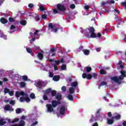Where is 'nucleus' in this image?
Returning <instances> with one entry per match:
<instances>
[{"label":"nucleus","instance_id":"51","mask_svg":"<svg viewBox=\"0 0 126 126\" xmlns=\"http://www.w3.org/2000/svg\"><path fill=\"white\" fill-rule=\"evenodd\" d=\"M90 8V6L87 5L85 6V9L86 10H89V9Z\"/></svg>","mask_w":126,"mask_h":126},{"label":"nucleus","instance_id":"26","mask_svg":"<svg viewBox=\"0 0 126 126\" xmlns=\"http://www.w3.org/2000/svg\"><path fill=\"white\" fill-rule=\"evenodd\" d=\"M20 24L23 26H25L27 24V22H26V20H21L20 21Z\"/></svg>","mask_w":126,"mask_h":126},{"label":"nucleus","instance_id":"18","mask_svg":"<svg viewBox=\"0 0 126 126\" xmlns=\"http://www.w3.org/2000/svg\"><path fill=\"white\" fill-rule=\"evenodd\" d=\"M77 85H78V83H77V81H74V82H73L72 83H71V86L72 87H76V86H77Z\"/></svg>","mask_w":126,"mask_h":126},{"label":"nucleus","instance_id":"44","mask_svg":"<svg viewBox=\"0 0 126 126\" xmlns=\"http://www.w3.org/2000/svg\"><path fill=\"white\" fill-rule=\"evenodd\" d=\"M47 15H46L45 14H43L42 16H41V18L42 19H47Z\"/></svg>","mask_w":126,"mask_h":126},{"label":"nucleus","instance_id":"45","mask_svg":"<svg viewBox=\"0 0 126 126\" xmlns=\"http://www.w3.org/2000/svg\"><path fill=\"white\" fill-rule=\"evenodd\" d=\"M55 63H56L55 64L56 65H59V64H60V63H61V61L60 60L55 61Z\"/></svg>","mask_w":126,"mask_h":126},{"label":"nucleus","instance_id":"8","mask_svg":"<svg viewBox=\"0 0 126 126\" xmlns=\"http://www.w3.org/2000/svg\"><path fill=\"white\" fill-rule=\"evenodd\" d=\"M60 114L64 115V113H65V107L63 105L61 106L60 110Z\"/></svg>","mask_w":126,"mask_h":126},{"label":"nucleus","instance_id":"36","mask_svg":"<svg viewBox=\"0 0 126 126\" xmlns=\"http://www.w3.org/2000/svg\"><path fill=\"white\" fill-rule=\"evenodd\" d=\"M30 97L31 98V99H35V94L34 93L31 94Z\"/></svg>","mask_w":126,"mask_h":126},{"label":"nucleus","instance_id":"2","mask_svg":"<svg viewBox=\"0 0 126 126\" xmlns=\"http://www.w3.org/2000/svg\"><path fill=\"white\" fill-rule=\"evenodd\" d=\"M61 101L54 100L52 101V104H46L47 112H49V113H52V112H54V108H56L58 105L61 104Z\"/></svg>","mask_w":126,"mask_h":126},{"label":"nucleus","instance_id":"59","mask_svg":"<svg viewBox=\"0 0 126 126\" xmlns=\"http://www.w3.org/2000/svg\"><path fill=\"white\" fill-rule=\"evenodd\" d=\"M34 6V5L33 4V3H29V7L30 8H33Z\"/></svg>","mask_w":126,"mask_h":126},{"label":"nucleus","instance_id":"64","mask_svg":"<svg viewBox=\"0 0 126 126\" xmlns=\"http://www.w3.org/2000/svg\"><path fill=\"white\" fill-rule=\"evenodd\" d=\"M34 50H40V47L37 46H34Z\"/></svg>","mask_w":126,"mask_h":126},{"label":"nucleus","instance_id":"30","mask_svg":"<svg viewBox=\"0 0 126 126\" xmlns=\"http://www.w3.org/2000/svg\"><path fill=\"white\" fill-rule=\"evenodd\" d=\"M48 94H44L43 96V99L44 100V101H47V100H49V98H48V96H47Z\"/></svg>","mask_w":126,"mask_h":126},{"label":"nucleus","instance_id":"25","mask_svg":"<svg viewBox=\"0 0 126 126\" xmlns=\"http://www.w3.org/2000/svg\"><path fill=\"white\" fill-rule=\"evenodd\" d=\"M56 98L58 100V101H61L62 99V94H58L56 96Z\"/></svg>","mask_w":126,"mask_h":126},{"label":"nucleus","instance_id":"1","mask_svg":"<svg viewBox=\"0 0 126 126\" xmlns=\"http://www.w3.org/2000/svg\"><path fill=\"white\" fill-rule=\"evenodd\" d=\"M66 11V8L64 5L58 3L57 5V8H55L53 10L54 14H62V13L63 12L64 13Z\"/></svg>","mask_w":126,"mask_h":126},{"label":"nucleus","instance_id":"21","mask_svg":"<svg viewBox=\"0 0 126 126\" xmlns=\"http://www.w3.org/2000/svg\"><path fill=\"white\" fill-rule=\"evenodd\" d=\"M89 33H94L95 32V29L93 27H91L89 29Z\"/></svg>","mask_w":126,"mask_h":126},{"label":"nucleus","instance_id":"46","mask_svg":"<svg viewBox=\"0 0 126 126\" xmlns=\"http://www.w3.org/2000/svg\"><path fill=\"white\" fill-rule=\"evenodd\" d=\"M20 102H24V101H25V97L22 96L20 98Z\"/></svg>","mask_w":126,"mask_h":126},{"label":"nucleus","instance_id":"12","mask_svg":"<svg viewBox=\"0 0 126 126\" xmlns=\"http://www.w3.org/2000/svg\"><path fill=\"white\" fill-rule=\"evenodd\" d=\"M37 57L38 58L40 61H42L44 59V55L41 53H38L37 54Z\"/></svg>","mask_w":126,"mask_h":126},{"label":"nucleus","instance_id":"19","mask_svg":"<svg viewBox=\"0 0 126 126\" xmlns=\"http://www.w3.org/2000/svg\"><path fill=\"white\" fill-rule=\"evenodd\" d=\"M90 38H97V34L95 33V32L91 33Z\"/></svg>","mask_w":126,"mask_h":126},{"label":"nucleus","instance_id":"5","mask_svg":"<svg viewBox=\"0 0 126 126\" xmlns=\"http://www.w3.org/2000/svg\"><path fill=\"white\" fill-rule=\"evenodd\" d=\"M15 96L17 98H19V97H20V96H25V97H27L28 96V94H27V93H25L22 91H17L15 93Z\"/></svg>","mask_w":126,"mask_h":126},{"label":"nucleus","instance_id":"10","mask_svg":"<svg viewBox=\"0 0 126 126\" xmlns=\"http://www.w3.org/2000/svg\"><path fill=\"white\" fill-rule=\"evenodd\" d=\"M121 116L120 114H117V116L113 117L112 120H116V121H120L121 120Z\"/></svg>","mask_w":126,"mask_h":126},{"label":"nucleus","instance_id":"9","mask_svg":"<svg viewBox=\"0 0 126 126\" xmlns=\"http://www.w3.org/2000/svg\"><path fill=\"white\" fill-rule=\"evenodd\" d=\"M27 51L28 53H29V54H31V56H32V57H34V53H33V51H32V49L28 47L26 48Z\"/></svg>","mask_w":126,"mask_h":126},{"label":"nucleus","instance_id":"16","mask_svg":"<svg viewBox=\"0 0 126 126\" xmlns=\"http://www.w3.org/2000/svg\"><path fill=\"white\" fill-rule=\"evenodd\" d=\"M0 37L1 38H3L4 39V40H6V38H7V36L6 35H5L2 32H0Z\"/></svg>","mask_w":126,"mask_h":126},{"label":"nucleus","instance_id":"54","mask_svg":"<svg viewBox=\"0 0 126 126\" xmlns=\"http://www.w3.org/2000/svg\"><path fill=\"white\" fill-rule=\"evenodd\" d=\"M97 75H98V74L96 73H94L93 74L92 77H94V78H96L97 77Z\"/></svg>","mask_w":126,"mask_h":126},{"label":"nucleus","instance_id":"60","mask_svg":"<svg viewBox=\"0 0 126 126\" xmlns=\"http://www.w3.org/2000/svg\"><path fill=\"white\" fill-rule=\"evenodd\" d=\"M35 19L36 21H40V17H39V16H35Z\"/></svg>","mask_w":126,"mask_h":126},{"label":"nucleus","instance_id":"32","mask_svg":"<svg viewBox=\"0 0 126 126\" xmlns=\"http://www.w3.org/2000/svg\"><path fill=\"white\" fill-rule=\"evenodd\" d=\"M5 124H6V122H3V120H0V126H3V125H5Z\"/></svg>","mask_w":126,"mask_h":126},{"label":"nucleus","instance_id":"55","mask_svg":"<svg viewBox=\"0 0 126 126\" xmlns=\"http://www.w3.org/2000/svg\"><path fill=\"white\" fill-rule=\"evenodd\" d=\"M120 4L122 6H126V1L122 2Z\"/></svg>","mask_w":126,"mask_h":126},{"label":"nucleus","instance_id":"35","mask_svg":"<svg viewBox=\"0 0 126 126\" xmlns=\"http://www.w3.org/2000/svg\"><path fill=\"white\" fill-rule=\"evenodd\" d=\"M101 11L102 12H99L100 15H102V14H103V13L105 12V11H106V12H109V11H107L106 9H103V10L101 9Z\"/></svg>","mask_w":126,"mask_h":126},{"label":"nucleus","instance_id":"43","mask_svg":"<svg viewBox=\"0 0 126 126\" xmlns=\"http://www.w3.org/2000/svg\"><path fill=\"white\" fill-rule=\"evenodd\" d=\"M61 89L62 91H63V92H65V91H66V87L63 86L62 87Z\"/></svg>","mask_w":126,"mask_h":126},{"label":"nucleus","instance_id":"62","mask_svg":"<svg viewBox=\"0 0 126 126\" xmlns=\"http://www.w3.org/2000/svg\"><path fill=\"white\" fill-rule=\"evenodd\" d=\"M36 125H38V121H35V122H33L32 124V126H36Z\"/></svg>","mask_w":126,"mask_h":126},{"label":"nucleus","instance_id":"41","mask_svg":"<svg viewBox=\"0 0 126 126\" xmlns=\"http://www.w3.org/2000/svg\"><path fill=\"white\" fill-rule=\"evenodd\" d=\"M26 97H25V101H26V102H30V101H31V99H30V98L28 97V96Z\"/></svg>","mask_w":126,"mask_h":126},{"label":"nucleus","instance_id":"37","mask_svg":"<svg viewBox=\"0 0 126 126\" xmlns=\"http://www.w3.org/2000/svg\"><path fill=\"white\" fill-rule=\"evenodd\" d=\"M22 78L25 81H27V80H28V77L26 75L23 76Z\"/></svg>","mask_w":126,"mask_h":126},{"label":"nucleus","instance_id":"24","mask_svg":"<svg viewBox=\"0 0 126 126\" xmlns=\"http://www.w3.org/2000/svg\"><path fill=\"white\" fill-rule=\"evenodd\" d=\"M107 82H105V81L101 82L99 85V87H98L99 89H100V87L101 86H104V85H107Z\"/></svg>","mask_w":126,"mask_h":126},{"label":"nucleus","instance_id":"42","mask_svg":"<svg viewBox=\"0 0 126 126\" xmlns=\"http://www.w3.org/2000/svg\"><path fill=\"white\" fill-rule=\"evenodd\" d=\"M9 104L12 106H14L15 105V101L14 100H11L9 102Z\"/></svg>","mask_w":126,"mask_h":126},{"label":"nucleus","instance_id":"38","mask_svg":"<svg viewBox=\"0 0 126 126\" xmlns=\"http://www.w3.org/2000/svg\"><path fill=\"white\" fill-rule=\"evenodd\" d=\"M19 121V119L18 118H15L12 121V124H13L14 123H17V122Z\"/></svg>","mask_w":126,"mask_h":126},{"label":"nucleus","instance_id":"17","mask_svg":"<svg viewBox=\"0 0 126 126\" xmlns=\"http://www.w3.org/2000/svg\"><path fill=\"white\" fill-rule=\"evenodd\" d=\"M99 72H100V74L102 75L107 74V71H106L104 69H100L99 70Z\"/></svg>","mask_w":126,"mask_h":126},{"label":"nucleus","instance_id":"47","mask_svg":"<svg viewBox=\"0 0 126 126\" xmlns=\"http://www.w3.org/2000/svg\"><path fill=\"white\" fill-rule=\"evenodd\" d=\"M92 78V76L90 74H88L87 76V79H91Z\"/></svg>","mask_w":126,"mask_h":126},{"label":"nucleus","instance_id":"22","mask_svg":"<svg viewBox=\"0 0 126 126\" xmlns=\"http://www.w3.org/2000/svg\"><path fill=\"white\" fill-rule=\"evenodd\" d=\"M25 126V122L23 120L20 121L19 124L18 125V126Z\"/></svg>","mask_w":126,"mask_h":126},{"label":"nucleus","instance_id":"3","mask_svg":"<svg viewBox=\"0 0 126 126\" xmlns=\"http://www.w3.org/2000/svg\"><path fill=\"white\" fill-rule=\"evenodd\" d=\"M125 76H123L122 75H120L119 77L118 76H114L111 78V79L114 81V82H116L118 83V84H122V81L121 80H123L124 79Z\"/></svg>","mask_w":126,"mask_h":126},{"label":"nucleus","instance_id":"33","mask_svg":"<svg viewBox=\"0 0 126 126\" xmlns=\"http://www.w3.org/2000/svg\"><path fill=\"white\" fill-rule=\"evenodd\" d=\"M61 69L62 70H65V69H66V65L62 64L61 66Z\"/></svg>","mask_w":126,"mask_h":126},{"label":"nucleus","instance_id":"15","mask_svg":"<svg viewBox=\"0 0 126 126\" xmlns=\"http://www.w3.org/2000/svg\"><path fill=\"white\" fill-rule=\"evenodd\" d=\"M74 91H75V89L73 87H70L69 89V92L70 94H73L74 93Z\"/></svg>","mask_w":126,"mask_h":126},{"label":"nucleus","instance_id":"4","mask_svg":"<svg viewBox=\"0 0 126 126\" xmlns=\"http://www.w3.org/2000/svg\"><path fill=\"white\" fill-rule=\"evenodd\" d=\"M48 29L51 30V32H54V33H57L60 29H63L62 28H56L55 26H53V24L50 23L48 25Z\"/></svg>","mask_w":126,"mask_h":126},{"label":"nucleus","instance_id":"40","mask_svg":"<svg viewBox=\"0 0 126 126\" xmlns=\"http://www.w3.org/2000/svg\"><path fill=\"white\" fill-rule=\"evenodd\" d=\"M121 75L125 76V77H126L125 71H121Z\"/></svg>","mask_w":126,"mask_h":126},{"label":"nucleus","instance_id":"49","mask_svg":"<svg viewBox=\"0 0 126 126\" xmlns=\"http://www.w3.org/2000/svg\"><path fill=\"white\" fill-rule=\"evenodd\" d=\"M36 84L38 86H41V85H42V83L41 82V81H38L36 83Z\"/></svg>","mask_w":126,"mask_h":126},{"label":"nucleus","instance_id":"27","mask_svg":"<svg viewBox=\"0 0 126 126\" xmlns=\"http://www.w3.org/2000/svg\"><path fill=\"white\" fill-rule=\"evenodd\" d=\"M107 124L108 125H113V124H114V120H113V119H108L107 120Z\"/></svg>","mask_w":126,"mask_h":126},{"label":"nucleus","instance_id":"34","mask_svg":"<svg viewBox=\"0 0 126 126\" xmlns=\"http://www.w3.org/2000/svg\"><path fill=\"white\" fill-rule=\"evenodd\" d=\"M16 114H21V113H22V111H21V108H17L16 110Z\"/></svg>","mask_w":126,"mask_h":126},{"label":"nucleus","instance_id":"61","mask_svg":"<svg viewBox=\"0 0 126 126\" xmlns=\"http://www.w3.org/2000/svg\"><path fill=\"white\" fill-rule=\"evenodd\" d=\"M96 37H98V38H101V37H102V34H101V33L98 32L96 35Z\"/></svg>","mask_w":126,"mask_h":126},{"label":"nucleus","instance_id":"56","mask_svg":"<svg viewBox=\"0 0 126 126\" xmlns=\"http://www.w3.org/2000/svg\"><path fill=\"white\" fill-rule=\"evenodd\" d=\"M39 9L41 10V11H44V10H45V7L43 6H40L39 7Z\"/></svg>","mask_w":126,"mask_h":126},{"label":"nucleus","instance_id":"50","mask_svg":"<svg viewBox=\"0 0 126 126\" xmlns=\"http://www.w3.org/2000/svg\"><path fill=\"white\" fill-rule=\"evenodd\" d=\"M70 8H71V9H74V8H75V5L74 4H71L70 6Z\"/></svg>","mask_w":126,"mask_h":126},{"label":"nucleus","instance_id":"57","mask_svg":"<svg viewBox=\"0 0 126 126\" xmlns=\"http://www.w3.org/2000/svg\"><path fill=\"white\" fill-rule=\"evenodd\" d=\"M9 22H13L14 21V19H13V18H12V17H9Z\"/></svg>","mask_w":126,"mask_h":126},{"label":"nucleus","instance_id":"52","mask_svg":"<svg viewBox=\"0 0 126 126\" xmlns=\"http://www.w3.org/2000/svg\"><path fill=\"white\" fill-rule=\"evenodd\" d=\"M14 94V93L12 91H9V95L10 96H13Z\"/></svg>","mask_w":126,"mask_h":126},{"label":"nucleus","instance_id":"63","mask_svg":"<svg viewBox=\"0 0 126 126\" xmlns=\"http://www.w3.org/2000/svg\"><path fill=\"white\" fill-rule=\"evenodd\" d=\"M14 29H15V26H14V25H12L10 27V30H14Z\"/></svg>","mask_w":126,"mask_h":126},{"label":"nucleus","instance_id":"6","mask_svg":"<svg viewBox=\"0 0 126 126\" xmlns=\"http://www.w3.org/2000/svg\"><path fill=\"white\" fill-rule=\"evenodd\" d=\"M4 111H9L10 113L11 112H13L14 111V109L12 108V106L10 107V105H6L4 107Z\"/></svg>","mask_w":126,"mask_h":126},{"label":"nucleus","instance_id":"39","mask_svg":"<svg viewBox=\"0 0 126 126\" xmlns=\"http://www.w3.org/2000/svg\"><path fill=\"white\" fill-rule=\"evenodd\" d=\"M9 89H7V88H5L4 89V93L5 94H7V93H9Z\"/></svg>","mask_w":126,"mask_h":126},{"label":"nucleus","instance_id":"20","mask_svg":"<svg viewBox=\"0 0 126 126\" xmlns=\"http://www.w3.org/2000/svg\"><path fill=\"white\" fill-rule=\"evenodd\" d=\"M51 96L52 97H55V96H56V95H57V91L56 90L52 91V90H51Z\"/></svg>","mask_w":126,"mask_h":126},{"label":"nucleus","instance_id":"31","mask_svg":"<svg viewBox=\"0 0 126 126\" xmlns=\"http://www.w3.org/2000/svg\"><path fill=\"white\" fill-rule=\"evenodd\" d=\"M86 71L87 72H90V71H91V70H92V68L90 66H87L86 67Z\"/></svg>","mask_w":126,"mask_h":126},{"label":"nucleus","instance_id":"11","mask_svg":"<svg viewBox=\"0 0 126 126\" xmlns=\"http://www.w3.org/2000/svg\"><path fill=\"white\" fill-rule=\"evenodd\" d=\"M0 21L2 24H6L7 23V20L3 17H1L0 19Z\"/></svg>","mask_w":126,"mask_h":126},{"label":"nucleus","instance_id":"53","mask_svg":"<svg viewBox=\"0 0 126 126\" xmlns=\"http://www.w3.org/2000/svg\"><path fill=\"white\" fill-rule=\"evenodd\" d=\"M54 70H59V68H58V66L56 65V64H54Z\"/></svg>","mask_w":126,"mask_h":126},{"label":"nucleus","instance_id":"13","mask_svg":"<svg viewBox=\"0 0 126 126\" xmlns=\"http://www.w3.org/2000/svg\"><path fill=\"white\" fill-rule=\"evenodd\" d=\"M60 78L61 77L60 76V75H55L53 77V80H54V81H59Z\"/></svg>","mask_w":126,"mask_h":126},{"label":"nucleus","instance_id":"14","mask_svg":"<svg viewBox=\"0 0 126 126\" xmlns=\"http://www.w3.org/2000/svg\"><path fill=\"white\" fill-rule=\"evenodd\" d=\"M51 91H52V89L49 88L46 90L45 91H44V94H46V95H49V94L51 93Z\"/></svg>","mask_w":126,"mask_h":126},{"label":"nucleus","instance_id":"58","mask_svg":"<svg viewBox=\"0 0 126 126\" xmlns=\"http://www.w3.org/2000/svg\"><path fill=\"white\" fill-rule=\"evenodd\" d=\"M8 77H9V78H11L12 79V78H13V77H15V76L14 75L8 74Z\"/></svg>","mask_w":126,"mask_h":126},{"label":"nucleus","instance_id":"28","mask_svg":"<svg viewBox=\"0 0 126 126\" xmlns=\"http://www.w3.org/2000/svg\"><path fill=\"white\" fill-rule=\"evenodd\" d=\"M55 51H56V49H55V48H54L51 49V53H53L51 55V57H54V56L56 55V53H55Z\"/></svg>","mask_w":126,"mask_h":126},{"label":"nucleus","instance_id":"7","mask_svg":"<svg viewBox=\"0 0 126 126\" xmlns=\"http://www.w3.org/2000/svg\"><path fill=\"white\" fill-rule=\"evenodd\" d=\"M79 49L80 50H82V51L83 52L84 55H85L86 56H88V55H89V53H90V50L88 49L84 50L83 49V46H80Z\"/></svg>","mask_w":126,"mask_h":126},{"label":"nucleus","instance_id":"23","mask_svg":"<svg viewBox=\"0 0 126 126\" xmlns=\"http://www.w3.org/2000/svg\"><path fill=\"white\" fill-rule=\"evenodd\" d=\"M67 98L68 99V100H69L70 101H73V96H72V95H71V94H69L67 95Z\"/></svg>","mask_w":126,"mask_h":126},{"label":"nucleus","instance_id":"48","mask_svg":"<svg viewBox=\"0 0 126 126\" xmlns=\"http://www.w3.org/2000/svg\"><path fill=\"white\" fill-rule=\"evenodd\" d=\"M87 74H86V73H83L82 74V77L84 78V79H85V78H87Z\"/></svg>","mask_w":126,"mask_h":126},{"label":"nucleus","instance_id":"29","mask_svg":"<svg viewBox=\"0 0 126 126\" xmlns=\"http://www.w3.org/2000/svg\"><path fill=\"white\" fill-rule=\"evenodd\" d=\"M20 84L21 87L23 88L24 87H25V86H26V83H25V82H20Z\"/></svg>","mask_w":126,"mask_h":126}]
</instances>
